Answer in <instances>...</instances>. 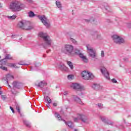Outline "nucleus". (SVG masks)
<instances>
[{
	"label": "nucleus",
	"instance_id": "nucleus-1",
	"mask_svg": "<svg viewBox=\"0 0 131 131\" xmlns=\"http://www.w3.org/2000/svg\"><path fill=\"white\" fill-rule=\"evenodd\" d=\"M8 9L12 12H20L24 9V6L18 1H12L8 6Z\"/></svg>",
	"mask_w": 131,
	"mask_h": 131
},
{
	"label": "nucleus",
	"instance_id": "nucleus-2",
	"mask_svg": "<svg viewBox=\"0 0 131 131\" xmlns=\"http://www.w3.org/2000/svg\"><path fill=\"white\" fill-rule=\"evenodd\" d=\"M40 37L42 38L45 43L43 45V47L47 49L48 47H51L52 46V43H53V40L51 39L50 36L47 34V33H43L41 32L38 34Z\"/></svg>",
	"mask_w": 131,
	"mask_h": 131
},
{
	"label": "nucleus",
	"instance_id": "nucleus-3",
	"mask_svg": "<svg viewBox=\"0 0 131 131\" xmlns=\"http://www.w3.org/2000/svg\"><path fill=\"white\" fill-rule=\"evenodd\" d=\"M17 27L18 28H21V29H25L26 30H30V29H32V27H31L30 25V22L26 20H21L19 21L17 24Z\"/></svg>",
	"mask_w": 131,
	"mask_h": 131
},
{
	"label": "nucleus",
	"instance_id": "nucleus-4",
	"mask_svg": "<svg viewBox=\"0 0 131 131\" xmlns=\"http://www.w3.org/2000/svg\"><path fill=\"white\" fill-rule=\"evenodd\" d=\"M86 48L87 49V52L89 54V57L92 58V59L96 60V59H97V52L96 50H95V49L90 45H87L86 46Z\"/></svg>",
	"mask_w": 131,
	"mask_h": 131
},
{
	"label": "nucleus",
	"instance_id": "nucleus-5",
	"mask_svg": "<svg viewBox=\"0 0 131 131\" xmlns=\"http://www.w3.org/2000/svg\"><path fill=\"white\" fill-rule=\"evenodd\" d=\"M112 38L114 42L117 45H121L122 43H125V42L124 38L117 35H113L112 36Z\"/></svg>",
	"mask_w": 131,
	"mask_h": 131
},
{
	"label": "nucleus",
	"instance_id": "nucleus-6",
	"mask_svg": "<svg viewBox=\"0 0 131 131\" xmlns=\"http://www.w3.org/2000/svg\"><path fill=\"white\" fill-rule=\"evenodd\" d=\"M81 76L82 77L83 79H85V80L93 79L95 77L93 73L90 72H86L85 71H83L81 73Z\"/></svg>",
	"mask_w": 131,
	"mask_h": 131
},
{
	"label": "nucleus",
	"instance_id": "nucleus-7",
	"mask_svg": "<svg viewBox=\"0 0 131 131\" xmlns=\"http://www.w3.org/2000/svg\"><path fill=\"white\" fill-rule=\"evenodd\" d=\"M37 17L39 20H41L42 24L47 28H49V27L51 26V24H50V20H49V19L47 18V17H46V16L38 15Z\"/></svg>",
	"mask_w": 131,
	"mask_h": 131
},
{
	"label": "nucleus",
	"instance_id": "nucleus-8",
	"mask_svg": "<svg viewBox=\"0 0 131 131\" xmlns=\"http://www.w3.org/2000/svg\"><path fill=\"white\" fill-rule=\"evenodd\" d=\"M70 86L72 88V89H73L76 91H83V90H84L83 86H82L77 83H72L71 84Z\"/></svg>",
	"mask_w": 131,
	"mask_h": 131
},
{
	"label": "nucleus",
	"instance_id": "nucleus-9",
	"mask_svg": "<svg viewBox=\"0 0 131 131\" xmlns=\"http://www.w3.org/2000/svg\"><path fill=\"white\" fill-rule=\"evenodd\" d=\"M74 49L73 46L71 45H66L64 46V51H66V54H68V55H71Z\"/></svg>",
	"mask_w": 131,
	"mask_h": 131
},
{
	"label": "nucleus",
	"instance_id": "nucleus-10",
	"mask_svg": "<svg viewBox=\"0 0 131 131\" xmlns=\"http://www.w3.org/2000/svg\"><path fill=\"white\" fill-rule=\"evenodd\" d=\"M100 71L101 73L104 75V77L106 78V79H110V76H109V72H108V71H107V69H105L104 67H100Z\"/></svg>",
	"mask_w": 131,
	"mask_h": 131
},
{
	"label": "nucleus",
	"instance_id": "nucleus-11",
	"mask_svg": "<svg viewBox=\"0 0 131 131\" xmlns=\"http://www.w3.org/2000/svg\"><path fill=\"white\" fill-rule=\"evenodd\" d=\"M91 34L94 39H103L102 36L100 34H99L97 31L92 32Z\"/></svg>",
	"mask_w": 131,
	"mask_h": 131
},
{
	"label": "nucleus",
	"instance_id": "nucleus-12",
	"mask_svg": "<svg viewBox=\"0 0 131 131\" xmlns=\"http://www.w3.org/2000/svg\"><path fill=\"white\" fill-rule=\"evenodd\" d=\"M72 99L74 101V102H76V103H77L78 104H79L80 105H83V103H82L81 99H80V98H79L78 97H77V96L72 95Z\"/></svg>",
	"mask_w": 131,
	"mask_h": 131
},
{
	"label": "nucleus",
	"instance_id": "nucleus-13",
	"mask_svg": "<svg viewBox=\"0 0 131 131\" xmlns=\"http://www.w3.org/2000/svg\"><path fill=\"white\" fill-rule=\"evenodd\" d=\"M81 120L82 122L86 124L89 123L91 121V120L83 114H81Z\"/></svg>",
	"mask_w": 131,
	"mask_h": 131
},
{
	"label": "nucleus",
	"instance_id": "nucleus-14",
	"mask_svg": "<svg viewBox=\"0 0 131 131\" xmlns=\"http://www.w3.org/2000/svg\"><path fill=\"white\" fill-rule=\"evenodd\" d=\"M12 85L14 89H17L18 90H20L22 88V83L18 81H14L12 83Z\"/></svg>",
	"mask_w": 131,
	"mask_h": 131
},
{
	"label": "nucleus",
	"instance_id": "nucleus-15",
	"mask_svg": "<svg viewBox=\"0 0 131 131\" xmlns=\"http://www.w3.org/2000/svg\"><path fill=\"white\" fill-rule=\"evenodd\" d=\"M79 57L84 63H88L89 62L88 57H86L85 55H83V54H79Z\"/></svg>",
	"mask_w": 131,
	"mask_h": 131
},
{
	"label": "nucleus",
	"instance_id": "nucleus-16",
	"mask_svg": "<svg viewBox=\"0 0 131 131\" xmlns=\"http://www.w3.org/2000/svg\"><path fill=\"white\" fill-rule=\"evenodd\" d=\"M58 68L61 71H65L66 72L69 71V69L63 64H60Z\"/></svg>",
	"mask_w": 131,
	"mask_h": 131
},
{
	"label": "nucleus",
	"instance_id": "nucleus-17",
	"mask_svg": "<svg viewBox=\"0 0 131 131\" xmlns=\"http://www.w3.org/2000/svg\"><path fill=\"white\" fill-rule=\"evenodd\" d=\"M6 64V61H5V59L0 61V69H2V70H5L7 71L8 69L6 67H3Z\"/></svg>",
	"mask_w": 131,
	"mask_h": 131
},
{
	"label": "nucleus",
	"instance_id": "nucleus-18",
	"mask_svg": "<svg viewBox=\"0 0 131 131\" xmlns=\"http://www.w3.org/2000/svg\"><path fill=\"white\" fill-rule=\"evenodd\" d=\"M92 86L94 90H96V91H99V90H103V86L100 85L99 84L94 83Z\"/></svg>",
	"mask_w": 131,
	"mask_h": 131
},
{
	"label": "nucleus",
	"instance_id": "nucleus-19",
	"mask_svg": "<svg viewBox=\"0 0 131 131\" xmlns=\"http://www.w3.org/2000/svg\"><path fill=\"white\" fill-rule=\"evenodd\" d=\"M36 85L39 86V88H43V86H46L47 85V82L45 81H42L39 82L38 84H36Z\"/></svg>",
	"mask_w": 131,
	"mask_h": 131
},
{
	"label": "nucleus",
	"instance_id": "nucleus-20",
	"mask_svg": "<svg viewBox=\"0 0 131 131\" xmlns=\"http://www.w3.org/2000/svg\"><path fill=\"white\" fill-rule=\"evenodd\" d=\"M18 65H26V64L24 63L23 61H20L17 64L12 63L11 64L12 67H14V68H18Z\"/></svg>",
	"mask_w": 131,
	"mask_h": 131
},
{
	"label": "nucleus",
	"instance_id": "nucleus-21",
	"mask_svg": "<svg viewBox=\"0 0 131 131\" xmlns=\"http://www.w3.org/2000/svg\"><path fill=\"white\" fill-rule=\"evenodd\" d=\"M6 18H7L8 20H15L16 18H17V15H16V14L13 15L12 16L7 15Z\"/></svg>",
	"mask_w": 131,
	"mask_h": 131
},
{
	"label": "nucleus",
	"instance_id": "nucleus-22",
	"mask_svg": "<svg viewBox=\"0 0 131 131\" xmlns=\"http://www.w3.org/2000/svg\"><path fill=\"white\" fill-rule=\"evenodd\" d=\"M67 64L69 66L71 70H73L74 67L73 66V63L70 61H67Z\"/></svg>",
	"mask_w": 131,
	"mask_h": 131
},
{
	"label": "nucleus",
	"instance_id": "nucleus-23",
	"mask_svg": "<svg viewBox=\"0 0 131 131\" xmlns=\"http://www.w3.org/2000/svg\"><path fill=\"white\" fill-rule=\"evenodd\" d=\"M77 117L74 118V121H75V122H77V121H78L79 119H81V114H78L77 115Z\"/></svg>",
	"mask_w": 131,
	"mask_h": 131
},
{
	"label": "nucleus",
	"instance_id": "nucleus-24",
	"mask_svg": "<svg viewBox=\"0 0 131 131\" xmlns=\"http://www.w3.org/2000/svg\"><path fill=\"white\" fill-rule=\"evenodd\" d=\"M6 82L9 84V81L8 80H10V79H14V76L9 74L6 76Z\"/></svg>",
	"mask_w": 131,
	"mask_h": 131
},
{
	"label": "nucleus",
	"instance_id": "nucleus-25",
	"mask_svg": "<svg viewBox=\"0 0 131 131\" xmlns=\"http://www.w3.org/2000/svg\"><path fill=\"white\" fill-rule=\"evenodd\" d=\"M57 8L59 9V10H61L62 9V4H61V2L59 1H56L55 3Z\"/></svg>",
	"mask_w": 131,
	"mask_h": 131
},
{
	"label": "nucleus",
	"instance_id": "nucleus-26",
	"mask_svg": "<svg viewBox=\"0 0 131 131\" xmlns=\"http://www.w3.org/2000/svg\"><path fill=\"white\" fill-rule=\"evenodd\" d=\"M65 123L71 128H73V126H74V125H73V123H72V122L71 121H69L68 122H65Z\"/></svg>",
	"mask_w": 131,
	"mask_h": 131
},
{
	"label": "nucleus",
	"instance_id": "nucleus-27",
	"mask_svg": "<svg viewBox=\"0 0 131 131\" xmlns=\"http://www.w3.org/2000/svg\"><path fill=\"white\" fill-rule=\"evenodd\" d=\"M29 17L30 18H33L35 16V14H34V12L32 11H30L28 12Z\"/></svg>",
	"mask_w": 131,
	"mask_h": 131
},
{
	"label": "nucleus",
	"instance_id": "nucleus-28",
	"mask_svg": "<svg viewBox=\"0 0 131 131\" xmlns=\"http://www.w3.org/2000/svg\"><path fill=\"white\" fill-rule=\"evenodd\" d=\"M99 118L103 121V122H107V118L102 116H100Z\"/></svg>",
	"mask_w": 131,
	"mask_h": 131
},
{
	"label": "nucleus",
	"instance_id": "nucleus-29",
	"mask_svg": "<svg viewBox=\"0 0 131 131\" xmlns=\"http://www.w3.org/2000/svg\"><path fill=\"white\" fill-rule=\"evenodd\" d=\"M24 123L28 127H30V126H31V123H29V122H28L26 120H24Z\"/></svg>",
	"mask_w": 131,
	"mask_h": 131
},
{
	"label": "nucleus",
	"instance_id": "nucleus-30",
	"mask_svg": "<svg viewBox=\"0 0 131 131\" xmlns=\"http://www.w3.org/2000/svg\"><path fill=\"white\" fill-rule=\"evenodd\" d=\"M69 40H70V41H72V42H73V43H74V45H77V41L76 40H75V39L70 37V38H69Z\"/></svg>",
	"mask_w": 131,
	"mask_h": 131
},
{
	"label": "nucleus",
	"instance_id": "nucleus-31",
	"mask_svg": "<svg viewBox=\"0 0 131 131\" xmlns=\"http://www.w3.org/2000/svg\"><path fill=\"white\" fill-rule=\"evenodd\" d=\"M11 92H12V94L13 95H14V96H16V95H18V94H19V92L17 91L15 89H13V90H11Z\"/></svg>",
	"mask_w": 131,
	"mask_h": 131
},
{
	"label": "nucleus",
	"instance_id": "nucleus-32",
	"mask_svg": "<svg viewBox=\"0 0 131 131\" xmlns=\"http://www.w3.org/2000/svg\"><path fill=\"white\" fill-rule=\"evenodd\" d=\"M74 78V76L73 75H69L68 76V79L69 80H72Z\"/></svg>",
	"mask_w": 131,
	"mask_h": 131
},
{
	"label": "nucleus",
	"instance_id": "nucleus-33",
	"mask_svg": "<svg viewBox=\"0 0 131 131\" xmlns=\"http://www.w3.org/2000/svg\"><path fill=\"white\" fill-rule=\"evenodd\" d=\"M55 117H57V118H58V120H63L61 117V116H60V115H59L58 113H55Z\"/></svg>",
	"mask_w": 131,
	"mask_h": 131
},
{
	"label": "nucleus",
	"instance_id": "nucleus-34",
	"mask_svg": "<svg viewBox=\"0 0 131 131\" xmlns=\"http://www.w3.org/2000/svg\"><path fill=\"white\" fill-rule=\"evenodd\" d=\"M46 100H47L48 103H49V104H51V103H52V100H51V98H50L49 97L47 96Z\"/></svg>",
	"mask_w": 131,
	"mask_h": 131
},
{
	"label": "nucleus",
	"instance_id": "nucleus-35",
	"mask_svg": "<svg viewBox=\"0 0 131 131\" xmlns=\"http://www.w3.org/2000/svg\"><path fill=\"white\" fill-rule=\"evenodd\" d=\"M5 59H12V56H11L9 54H6L5 56Z\"/></svg>",
	"mask_w": 131,
	"mask_h": 131
},
{
	"label": "nucleus",
	"instance_id": "nucleus-36",
	"mask_svg": "<svg viewBox=\"0 0 131 131\" xmlns=\"http://www.w3.org/2000/svg\"><path fill=\"white\" fill-rule=\"evenodd\" d=\"M75 54H77V55H79V54H82V53H80V51H79V50L78 49H75Z\"/></svg>",
	"mask_w": 131,
	"mask_h": 131
},
{
	"label": "nucleus",
	"instance_id": "nucleus-37",
	"mask_svg": "<svg viewBox=\"0 0 131 131\" xmlns=\"http://www.w3.org/2000/svg\"><path fill=\"white\" fill-rule=\"evenodd\" d=\"M101 56L102 58H104L105 57V52L103 50L101 51Z\"/></svg>",
	"mask_w": 131,
	"mask_h": 131
},
{
	"label": "nucleus",
	"instance_id": "nucleus-38",
	"mask_svg": "<svg viewBox=\"0 0 131 131\" xmlns=\"http://www.w3.org/2000/svg\"><path fill=\"white\" fill-rule=\"evenodd\" d=\"M123 60L124 62H128V58H127V57L123 58Z\"/></svg>",
	"mask_w": 131,
	"mask_h": 131
},
{
	"label": "nucleus",
	"instance_id": "nucleus-39",
	"mask_svg": "<svg viewBox=\"0 0 131 131\" xmlns=\"http://www.w3.org/2000/svg\"><path fill=\"white\" fill-rule=\"evenodd\" d=\"M97 105L98 106V107H99L100 109L103 108V104H101V103H98L97 104Z\"/></svg>",
	"mask_w": 131,
	"mask_h": 131
},
{
	"label": "nucleus",
	"instance_id": "nucleus-40",
	"mask_svg": "<svg viewBox=\"0 0 131 131\" xmlns=\"http://www.w3.org/2000/svg\"><path fill=\"white\" fill-rule=\"evenodd\" d=\"M112 81L113 83H117V80H116L115 78L112 79Z\"/></svg>",
	"mask_w": 131,
	"mask_h": 131
},
{
	"label": "nucleus",
	"instance_id": "nucleus-41",
	"mask_svg": "<svg viewBox=\"0 0 131 131\" xmlns=\"http://www.w3.org/2000/svg\"><path fill=\"white\" fill-rule=\"evenodd\" d=\"M16 110L18 111V113H20V106H19V105H16Z\"/></svg>",
	"mask_w": 131,
	"mask_h": 131
},
{
	"label": "nucleus",
	"instance_id": "nucleus-42",
	"mask_svg": "<svg viewBox=\"0 0 131 131\" xmlns=\"http://www.w3.org/2000/svg\"><path fill=\"white\" fill-rule=\"evenodd\" d=\"M107 123L109 125H113L114 124V122H108Z\"/></svg>",
	"mask_w": 131,
	"mask_h": 131
},
{
	"label": "nucleus",
	"instance_id": "nucleus-43",
	"mask_svg": "<svg viewBox=\"0 0 131 131\" xmlns=\"http://www.w3.org/2000/svg\"><path fill=\"white\" fill-rule=\"evenodd\" d=\"M10 108L11 111L12 112V113H15V111H14V108H13V107L12 106H10Z\"/></svg>",
	"mask_w": 131,
	"mask_h": 131
},
{
	"label": "nucleus",
	"instance_id": "nucleus-44",
	"mask_svg": "<svg viewBox=\"0 0 131 131\" xmlns=\"http://www.w3.org/2000/svg\"><path fill=\"white\" fill-rule=\"evenodd\" d=\"M27 2H28V3H30V4L33 3V0H26Z\"/></svg>",
	"mask_w": 131,
	"mask_h": 131
},
{
	"label": "nucleus",
	"instance_id": "nucleus-45",
	"mask_svg": "<svg viewBox=\"0 0 131 131\" xmlns=\"http://www.w3.org/2000/svg\"><path fill=\"white\" fill-rule=\"evenodd\" d=\"M63 95L64 96H67V95H68V92L66 91L63 93Z\"/></svg>",
	"mask_w": 131,
	"mask_h": 131
},
{
	"label": "nucleus",
	"instance_id": "nucleus-46",
	"mask_svg": "<svg viewBox=\"0 0 131 131\" xmlns=\"http://www.w3.org/2000/svg\"><path fill=\"white\" fill-rule=\"evenodd\" d=\"M35 66L36 67H37L38 66H40V63H36V64H35Z\"/></svg>",
	"mask_w": 131,
	"mask_h": 131
},
{
	"label": "nucleus",
	"instance_id": "nucleus-47",
	"mask_svg": "<svg viewBox=\"0 0 131 131\" xmlns=\"http://www.w3.org/2000/svg\"><path fill=\"white\" fill-rule=\"evenodd\" d=\"M1 98L3 100H5L6 99V97H5V96H2Z\"/></svg>",
	"mask_w": 131,
	"mask_h": 131
},
{
	"label": "nucleus",
	"instance_id": "nucleus-48",
	"mask_svg": "<svg viewBox=\"0 0 131 131\" xmlns=\"http://www.w3.org/2000/svg\"><path fill=\"white\" fill-rule=\"evenodd\" d=\"M53 106H54V107H57V103H53Z\"/></svg>",
	"mask_w": 131,
	"mask_h": 131
},
{
	"label": "nucleus",
	"instance_id": "nucleus-49",
	"mask_svg": "<svg viewBox=\"0 0 131 131\" xmlns=\"http://www.w3.org/2000/svg\"><path fill=\"white\" fill-rule=\"evenodd\" d=\"M47 107H48V108H50V103H48L47 104Z\"/></svg>",
	"mask_w": 131,
	"mask_h": 131
},
{
	"label": "nucleus",
	"instance_id": "nucleus-50",
	"mask_svg": "<svg viewBox=\"0 0 131 131\" xmlns=\"http://www.w3.org/2000/svg\"><path fill=\"white\" fill-rule=\"evenodd\" d=\"M67 100L69 102H70V99H69V98H67Z\"/></svg>",
	"mask_w": 131,
	"mask_h": 131
},
{
	"label": "nucleus",
	"instance_id": "nucleus-51",
	"mask_svg": "<svg viewBox=\"0 0 131 131\" xmlns=\"http://www.w3.org/2000/svg\"><path fill=\"white\" fill-rule=\"evenodd\" d=\"M2 7H3V6H2V4L0 3V8H2Z\"/></svg>",
	"mask_w": 131,
	"mask_h": 131
},
{
	"label": "nucleus",
	"instance_id": "nucleus-52",
	"mask_svg": "<svg viewBox=\"0 0 131 131\" xmlns=\"http://www.w3.org/2000/svg\"><path fill=\"white\" fill-rule=\"evenodd\" d=\"M49 52H51V50H48L47 51V53H49Z\"/></svg>",
	"mask_w": 131,
	"mask_h": 131
},
{
	"label": "nucleus",
	"instance_id": "nucleus-53",
	"mask_svg": "<svg viewBox=\"0 0 131 131\" xmlns=\"http://www.w3.org/2000/svg\"><path fill=\"white\" fill-rule=\"evenodd\" d=\"M121 127H123V126H120V127H119V128H121Z\"/></svg>",
	"mask_w": 131,
	"mask_h": 131
},
{
	"label": "nucleus",
	"instance_id": "nucleus-54",
	"mask_svg": "<svg viewBox=\"0 0 131 131\" xmlns=\"http://www.w3.org/2000/svg\"><path fill=\"white\" fill-rule=\"evenodd\" d=\"M74 131H78V130H77V129H75Z\"/></svg>",
	"mask_w": 131,
	"mask_h": 131
},
{
	"label": "nucleus",
	"instance_id": "nucleus-55",
	"mask_svg": "<svg viewBox=\"0 0 131 131\" xmlns=\"http://www.w3.org/2000/svg\"><path fill=\"white\" fill-rule=\"evenodd\" d=\"M8 86H9L10 88H11V85L8 84Z\"/></svg>",
	"mask_w": 131,
	"mask_h": 131
},
{
	"label": "nucleus",
	"instance_id": "nucleus-56",
	"mask_svg": "<svg viewBox=\"0 0 131 131\" xmlns=\"http://www.w3.org/2000/svg\"><path fill=\"white\" fill-rule=\"evenodd\" d=\"M0 95H2V92H1V91H0Z\"/></svg>",
	"mask_w": 131,
	"mask_h": 131
},
{
	"label": "nucleus",
	"instance_id": "nucleus-57",
	"mask_svg": "<svg viewBox=\"0 0 131 131\" xmlns=\"http://www.w3.org/2000/svg\"><path fill=\"white\" fill-rule=\"evenodd\" d=\"M30 70H31V71L32 70V69L31 68V69H30Z\"/></svg>",
	"mask_w": 131,
	"mask_h": 131
},
{
	"label": "nucleus",
	"instance_id": "nucleus-58",
	"mask_svg": "<svg viewBox=\"0 0 131 131\" xmlns=\"http://www.w3.org/2000/svg\"><path fill=\"white\" fill-rule=\"evenodd\" d=\"M1 89H2V87H0V90H1Z\"/></svg>",
	"mask_w": 131,
	"mask_h": 131
},
{
	"label": "nucleus",
	"instance_id": "nucleus-59",
	"mask_svg": "<svg viewBox=\"0 0 131 131\" xmlns=\"http://www.w3.org/2000/svg\"><path fill=\"white\" fill-rule=\"evenodd\" d=\"M45 98L46 99V97H45Z\"/></svg>",
	"mask_w": 131,
	"mask_h": 131
},
{
	"label": "nucleus",
	"instance_id": "nucleus-60",
	"mask_svg": "<svg viewBox=\"0 0 131 131\" xmlns=\"http://www.w3.org/2000/svg\"><path fill=\"white\" fill-rule=\"evenodd\" d=\"M0 59H1V56H0Z\"/></svg>",
	"mask_w": 131,
	"mask_h": 131
}]
</instances>
